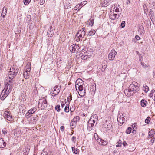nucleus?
Segmentation results:
<instances>
[{
	"instance_id": "f257e3e1",
	"label": "nucleus",
	"mask_w": 155,
	"mask_h": 155,
	"mask_svg": "<svg viewBox=\"0 0 155 155\" xmlns=\"http://www.w3.org/2000/svg\"><path fill=\"white\" fill-rule=\"evenodd\" d=\"M18 71L9 72L8 77L5 78V86L0 95L2 100H4L12 91L15 79L14 78L17 75Z\"/></svg>"
},
{
	"instance_id": "f03ea898",
	"label": "nucleus",
	"mask_w": 155,
	"mask_h": 155,
	"mask_svg": "<svg viewBox=\"0 0 155 155\" xmlns=\"http://www.w3.org/2000/svg\"><path fill=\"white\" fill-rule=\"evenodd\" d=\"M138 85V83L135 82L130 84L128 89L124 91V93L125 95L128 97H130L133 95L134 93L138 91L139 87Z\"/></svg>"
},
{
	"instance_id": "7ed1b4c3",
	"label": "nucleus",
	"mask_w": 155,
	"mask_h": 155,
	"mask_svg": "<svg viewBox=\"0 0 155 155\" xmlns=\"http://www.w3.org/2000/svg\"><path fill=\"white\" fill-rule=\"evenodd\" d=\"M47 101L44 98L39 100L38 106L41 109H43L47 106Z\"/></svg>"
},
{
	"instance_id": "20e7f679",
	"label": "nucleus",
	"mask_w": 155,
	"mask_h": 155,
	"mask_svg": "<svg viewBox=\"0 0 155 155\" xmlns=\"http://www.w3.org/2000/svg\"><path fill=\"white\" fill-rule=\"evenodd\" d=\"M124 117V114H122V115H118L117 116V120L120 125H122L123 123L125 122V119Z\"/></svg>"
},
{
	"instance_id": "39448f33",
	"label": "nucleus",
	"mask_w": 155,
	"mask_h": 155,
	"mask_svg": "<svg viewBox=\"0 0 155 155\" xmlns=\"http://www.w3.org/2000/svg\"><path fill=\"white\" fill-rule=\"evenodd\" d=\"M85 28L84 27L82 30H79L76 36L79 38H83L85 35V32L84 31Z\"/></svg>"
},
{
	"instance_id": "423d86ee",
	"label": "nucleus",
	"mask_w": 155,
	"mask_h": 155,
	"mask_svg": "<svg viewBox=\"0 0 155 155\" xmlns=\"http://www.w3.org/2000/svg\"><path fill=\"white\" fill-rule=\"evenodd\" d=\"M57 88L58 87L56 86L53 88L52 89V90L50 92L51 95L53 96H54L58 94L60 91V90H59V89H58L57 90L56 89H57Z\"/></svg>"
},
{
	"instance_id": "0eeeda50",
	"label": "nucleus",
	"mask_w": 155,
	"mask_h": 155,
	"mask_svg": "<svg viewBox=\"0 0 155 155\" xmlns=\"http://www.w3.org/2000/svg\"><path fill=\"white\" fill-rule=\"evenodd\" d=\"M117 54V52L114 50H112L108 55L109 59L110 60H113L114 58L115 55Z\"/></svg>"
},
{
	"instance_id": "6e6552de",
	"label": "nucleus",
	"mask_w": 155,
	"mask_h": 155,
	"mask_svg": "<svg viewBox=\"0 0 155 155\" xmlns=\"http://www.w3.org/2000/svg\"><path fill=\"white\" fill-rule=\"evenodd\" d=\"M70 50L71 49L72 52H75L78 51L80 48L79 46L76 44H73L70 47Z\"/></svg>"
},
{
	"instance_id": "1a4fd4ad",
	"label": "nucleus",
	"mask_w": 155,
	"mask_h": 155,
	"mask_svg": "<svg viewBox=\"0 0 155 155\" xmlns=\"http://www.w3.org/2000/svg\"><path fill=\"white\" fill-rule=\"evenodd\" d=\"M54 29H53L52 26H50L48 30L47 34L49 37L53 36L54 33Z\"/></svg>"
},
{
	"instance_id": "9d476101",
	"label": "nucleus",
	"mask_w": 155,
	"mask_h": 155,
	"mask_svg": "<svg viewBox=\"0 0 155 155\" xmlns=\"http://www.w3.org/2000/svg\"><path fill=\"white\" fill-rule=\"evenodd\" d=\"M96 136H97V135L96 133L94 134V137H95ZM95 139L97 140V141L100 144L103 145H106L107 144V142L106 141H104V140L98 138L97 139H96V138H95Z\"/></svg>"
},
{
	"instance_id": "9b49d317",
	"label": "nucleus",
	"mask_w": 155,
	"mask_h": 155,
	"mask_svg": "<svg viewBox=\"0 0 155 155\" xmlns=\"http://www.w3.org/2000/svg\"><path fill=\"white\" fill-rule=\"evenodd\" d=\"M3 116L5 118L7 119L8 121H11L12 120V116L10 115V114L8 112H5Z\"/></svg>"
},
{
	"instance_id": "f8f14e48",
	"label": "nucleus",
	"mask_w": 155,
	"mask_h": 155,
	"mask_svg": "<svg viewBox=\"0 0 155 155\" xmlns=\"http://www.w3.org/2000/svg\"><path fill=\"white\" fill-rule=\"evenodd\" d=\"M120 16L119 14L111 12L110 14V17L112 20H115L117 19Z\"/></svg>"
},
{
	"instance_id": "ddd939ff",
	"label": "nucleus",
	"mask_w": 155,
	"mask_h": 155,
	"mask_svg": "<svg viewBox=\"0 0 155 155\" xmlns=\"http://www.w3.org/2000/svg\"><path fill=\"white\" fill-rule=\"evenodd\" d=\"M83 84V81L81 79H78L76 81L75 87L80 86Z\"/></svg>"
},
{
	"instance_id": "4468645a",
	"label": "nucleus",
	"mask_w": 155,
	"mask_h": 155,
	"mask_svg": "<svg viewBox=\"0 0 155 155\" xmlns=\"http://www.w3.org/2000/svg\"><path fill=\"white\" fill-rule=\"evenodd\" d=\"M30 71H29L28 70L26 69L25 72L24 73V76L26 79H28L29 78L30 75Z\"/></svg>"
},
{
	"instance_id": "2eb2a0df",
	"label": "nucleus",
	"mask_w": 155,
	"mask_h": 155,
	"mask_svg": "<svg viewBox=\"0 0 155 155\" xmlns=\"http://www.w3.org/2000/svg\"><path fill=\"white\" fill-rule=\"evenodd\" d=\"M6 145L5 142L2 139H0V148H3L5 147Z\"/></svg>"
},
{
	"instance_id": "dca6fc26",
	"label": "nucleus",
	"mask_w": 155,
	"mask_h": 155,
	"mask_svg": "<svg viewBox=\"0 0 155 155\" xmlns=\"http://www.w3.org/2000/svg\"><path fill=\"white\" fill-rule=\"evenodd\" d=\"M109 0H104V1L102 2L101 5L102 7H107L109 5Z\"/></svg>"
},
{
	"instance_id": "f3484780",
	"label": "nucleus",
	"mask_w": 155,
	"mask_h": 155,
	"mask_svg": "<svg viewBox=\"0 0 155 155\" xmlns=\"http://www.w3.org/2000/svg\"><path fill=\"white\" fill-rule=\"evenodd\" d=\"M113 12H117V14H119V16H120L121 14V10L119 9L118 8L114 7V8H113Z\"/></svg>"
},
{
	"instance_id": "a211bd4d",
	"label": "nucleus",
	"mask_w": 155,
	"mask_h": 155,
	"mask_svg": "<svg viewBox=\"0 0 155 155\" xmlns=\"http://www.w3.org/2000/svg\"><path fill=\"white\" fill-rule=\"evenodd\" d=\"M7 8L4 6L3 8L1 14V16H2L3 18H5V16L6 15V13L7 12Z\"/></svg>"
},
{
	"instance_id": "6ab92c4d",
	"label": "nucleus",
	"mask_w": 155,
	"mask_h": 155,
	"mask_svg": "<svg viewBox=\"0 0 155 155\" xmlns=\"http://www.w3.org/2000/svg\"><path fill=\"white\" fill-rule=\"evenodd\" d=\"M155 134V131H154V130L152 129L149 132L148 137L150 138H152V137H153Z\"/></svg>"
},
{
	"instance_id": "aec40b11",
	"label": "nucleus",
	"mask_w": 155,
	"mask_h": 155,
	"mask_svg": "<svg viewBox=\"0 0 155 155\" xmlns=\"http://www.w3.org/2000/svg\"><path fill=\"white\" fill-rule=\"evenodd\" d=\"M138 32L141 34H143L144 33V28L142 25L140 26L138 30Z\"/></svg>"
},
{
	"instance_id": "412c9836",
	"label": "nucleus",
	"mask_w": 155,
	"mask_h": 155,
	"mask_svg": "<svg viewBox=\"0 0 155 155\" xmlns=\"http://www.w3.org/2000/svg\"><path fill=\"white\" fill-rule=\"evenodd\" d=\"M37 121L36 118L35 117H34L32 118H31L29 120V123L31 124H34Z\"/></svg>"
},
{
	"instance_id": "4be33fe9",
	"label": "nucleus",
	"mask_w": 155,
	"mask_h": 155,
	"mask_svg": "<svg viewBox=\"0 0 155 155\" xmlns=\"http://www.w3.org/2000/svg\"><path fill=\"white\" fill-rule=\"evenodd\" d=\"M76 123L72 120L70 123V125L72 129L75 127L76 126Z\"/></svg>"
},
{
	"instance_id": "5701e85b",
	"label": "nucleus",
	"mask_w": 155,
	"mask_h": 155,
	"mask_svg": "<svg viewBox=\"0 0 155 155\" xmlns=\"http://www.w3.org/2000/svg\"><path fill=\"white\" fill-rule=\"evenodd\" d=\"M96 31L94 30H90L88 34L89 36L93 35L95 34Z\"/></svg>"
},
{
	"instance_id": "b1692460",
	"label": "nucleus",
	"mask_w": 155,
	"mask_h": 155,
	"mask_svg": "<svg viewBox=\"0 0 155 155\" xmlns=\"http://www.w3.org/2000/svg\"><path fill=\"white\" fill-rule=\"evenodd\" d=\"M26 69L28 70L29 71H30L31 70V64L30 63H28L25 67V71H26Z\"/></svg>"
},
{
	"instance_id": "393cba45",
	"label": "nucleus",
	"mask_w": 155,
	"mask_h": 155,
	"mask_svg": "<svg viewBox=\"0 0 155 155\" xmlns=\"http://www.w3.org/2000/svg\"><path fill=\"white\" fill-rule=\"evenodd\" d=\"M146 104H147V102L144 100H142L141 101V104L142 106L145 107L146 105Z\"/></svg>"
},
{
	"instance_id": "a878e982",
	"label": "nucleus",
	"mask_w": 155,
	"mask_h": 155,
	"mask_svg": "<svg viewBox=\"0 0 155 155\" xmlns=\"http://www.w3.org/2000/svg\"><path fill=\"white\" fill-rule=\"evenodd\" d=\"M79 93V95L80 96L83 97L84 96L85 94V90L84 89L82 91H80V92Z\"/></svg>"
},
{
	"instance_id": "bb28decb",
	"label": "nucleus",
	"mask_w": 155,
	"mask_h": 155,
	"mask_svg": "<svg viewBox=\"0 0 155 155\" xmlns=\"http://www.w3.org/2000/svg\"><path fill=\"white\" fill-rule=\"evenodd\" d=\"M93 119L92 118V117H91L88 122V124L89 125H90L91 127H93L94 126V124L91 122V120H92Z\"/></svg>"
},
{
	"instance_id": "cd10ccee",
	"label": "nucleus",
	"mask_w": 155,
	"mask_h": 155,
	"mask_svg": "<svg viewBox=\"0 0 155 155\" xmlns=\"http://www.w3.org/2000/svg\"><path fill=\"white\" fill-rule=\"evenodd\" d=\"M72 95L71 94H70V95L67 97V101L68 102V104H69L70 103V101L72 100Z\"/></svg>"
},
{
	"instance_id": "c85d7f7f",
	"label": "nucleus",
	"mask_w": 155,
	"mask_h": 155,
	"mask_svg": "<svg viewBox=\"0 0 155 155\" xmlns=\"http://www.w3.org/2000/svg\"><path fill=\"white\" fill-rule=\"evenodd\" d=\"M37 109L35 107H33L32 109H31L29 110L28 111L29 112H31V114H33L34 112H35L36 110Z\"/></svg>"
},
{
	"instance_id": "c756f323",
	"label": "nucleus",
	"mask_w": 155,
	"mask_h": 155,
	"mask_svg": "<svg viewBox=\"0 0 155 155\" xmlns=\"http://www.w3.org/2000/svg\"><path fill=\"white\" fill-rule=\"evenodd\" d=\"M143 90L144 91V92L147 93L149 90V88L148 86L146 85L143 86Z\"/></svg>"
},
{
	"instance_id": "7c9ffc66",
	"label": "nucleus",
	"mask_w": 155,
	"mask_h": 155,
	"mask_svg": "<svg viewBox=\"0 0 155 155\" xmlns=\"http://www.w3.org/2000/svg\"><path fill=\"white\" fill-rule=\"evenodd\" d=\"M72 149L73 153H74L75 154H77L79 153V149H78L75 150V148L74 147H72Z\"/></svg>"
},
{
	"instance_id": "2f4dec72",
	"label": "nucleus",
	"mask_w": 155,
	"mask_h": 155,
	"mask_svg": "<svg viewBox=\"0 0 155 155\" xmlns=\"http://www.w3.org/2000/svg\"><path fill=\"white\" fill-rule=\"evenodd\" d=\"M69 111V104H67L64 108V111L66 112H68Z\"/></svg>"
},
{
	"instance_id": "473e14b6",
	"label": "nucleus",
	"mask_w": 155,
	"mask_h": 155,
	"mask_svg": "<svg viewBox=\"0 0 155 155\" xmlns=\"http://www.w3.org/2000/svg\"><path fill=\"white\" fill-rule=\"evenodd\" d=\"M18 71L17 68H16L14 66L12 67V68H10V71L9 72H12L15 71Z\"/></svg>"
},
{
	"instance_id": "72a5a7b5",
	"label": "nucleus",
	"mask_w": 155,
	"mask_h": 155,
	"mask_svg": "<svg viewBox=\"0 0 155 155\" xmlns=\"http://www.w3.org/2000/svg\"><path fill=\"white\" fill-rule=\"evenodd\" d=\"M79 119L80 118L79 116H76L72 120L77 123V122H78L79 121Z\"/></svg>"
},
{
	"instance_id": "f704fd0d",
	"label": "nucleus",
	"mask_w": 155,
	"mask_h": 155,
	"mask_svg": "<svg viewBox=\"0 0 155 155\" xmlns=\"http://www.w3.org/2000/svg\"><path fill=\"white\" fill-rule=\"evenodd\" d=\"M30 112H30L29 111H28V112L26 114L25 116L27 118H29L31 117V114Z\"/></svg>"
},
{
	"instance_id": "c9c22d12",
	"label": "nucleus",
	"mask_w": 155,
	"mask_h": 155,
	"mask_svg": "<svg viewBox=\"0 0 155 155\" xmlns=\"http://www.w3.org/2000/svg\"><path fill=\"white\" fill-rule=\"evenodd\" d=\"M131 131V128L130 127H129L126 130V133L127 134H130Z\"/></svg>"
},
{
	"instance_id": "e433bc0d",
	"label": "nucleus",
	"mask_w": 155,
	"mask_h": 155,
	"mask_svg": "<svg viewBox=\"0 0 155 155\" xmlns=\"http://www.w3.org/2000/svg\"><path fill=\"white\" fill-rule=\"evenodd\" d=\"M60 105H57L55 107V109L56 110H57V112H60Z\"/></svg>"
},
{
	"instance_id": "4c0bfd02",
	"label": "nucleus",
	"mask_w": 155,
	"mask_h": 155,
	"mask_svg": "<svg viewBox=\"0 0 155 155\" xmlns=\"http://www.w3.org/2000/svg\"><path fill=\"white\" fill-rule=\"evenodd\" d=\"M31 0H24V3L25 5H28L30 2Z\"/></svg>"
},
{
	"instance_id": "58836bf2",
	"label": "nucleus",
	"mask_w": 155,
	"mask_h": 155,
	"mask_svg": "<svg viewBox=\"0 0 155 155\" xmlns=\"http://www.w3.org/2000/svg\"><path fill=\"white\" fill-rule=\"evenodd\" d=\"M89 21H88V22H89V24L90 25H91V26H92L93 24H94V20L93 19H90L89 20Z\"/></svg>"
},
{
	"instance_id": "ea45409f",
	"label": "nucleus",
	"mask_w": 155,
	"mask_h": 155,
	"mask_svg": "<svg viewBox=\"0 0 155 155\" xmlns=\"http://www.w3.org/2000/svg\"><path fill=\"white\" fill-rule=\"evenodd\" d=\"M143 8H144V13L145 14H147V12L148 11V9L147 8V6L146 5H143Z\"/></svg>"
},
{
	"instance_id": "a19ab883",
	"label": "nucleus",
	"mask_w": 155,
	"mask_h": 155,
	"mask_svg": "<svg viewBox=\"0 0 155 155\" xmlns=\"http://www.w3.org/2000/svg\"><path fill=\"white\" fill-rule=\"evenodd\" d=\"M76 89L78 87L79 91H82L83 90V87L82 85L80 86H78V87H75Z\"/></svg>"
},
{
	"instance_id": "79ce46f5",
	"label": "nucleus",
	"mask_w": 155,
	"mask_h": 155,
	"mask_svg": "<svg viewBox=\"0 0 155 155\" xmlns=\"http://www.w3.org/2000/svg\"><path fill=\"white\" fill-rule=\"evenodd\" d=\"M87 3V2L86 1H83L82 2L81 4L79 5V6H82V5H84L86 4Z\"/></svg>"
},
{
	"instance_id": "37998d69",
	"label": "nucleus",
	"mask_w": 155,
	"mask_h": 155,
	"mask_svg": "<svg viewBox=\"0 0 155 155\" xmlns=\"http://www.w3.org/2000/svg\"><path fill=\"white\" fill-rule=\"evenodd\" d=\"M150 117H147L145 120V122L146 123L148 124L150 122Z\"/></svg>"
},
{
	"instance_id": "c03bdc74",
	"label": "nucleus",
	"mask_w": 155,
	"mask_h": 155,
	"mask_svg": "<svg viewBox=\"0 0 155 155\" xmlns=\"http://www.w3.org/2000/svg\"><path fill=\"white\" fill-rule=\"evenodd\" d=\"M125 21H123L121 24V26L122 28H124L125 26Z\"/></svg>"
},
{
	"instance_id": "a18cd8bd",
	"label": "nucleus",
	"mask_w": 155,
	"mask_h": 155,
	"mask_svg": "<svg viewBox=\"0 0 155 155\" xmlns=\"http://www.w3.org/2000/svg\"><path fill=\"white\" fill-rule=\"evenodd\" d=\"M97 118H94L92 120H91V122H93L92 123H96V124H97Z\"/></svg>"
},
{
	"instance_id": "49530a36",
	"label": "nucleus",
	"mask_w": 155,
	"mask_h": 155,
	"mask_svg": "<svg viewBox=\"0 0 155 155\" xmlns=\"http://www.w3.org/2000/svg\"><path fill=\"white\" fill-rule=\"evenodd\" d=\"M91 117H92L93 119L96 118H97V119H98L97 116L96 114H94Z\"/></svg>"
},
{
	"instance_id": "de8ad7c7",
	"label": "nucleus",
	"mask_w": 155,
	"mask_h": 155,
	"mask_svg": "<svg viewBox=\"0 0 155 155\" xmlns=\"http://www.w3.org/2000/svg\"><path fill=\"white\" fill-rule=\"evenodd\" d=\"M141 65H142L143 67L144 68H146L147 67V66L144 63L141 62Z\"/></svg>"
},
{
	"instance_id": "09e8293b",
	"label": "nucleus",
	"mask_w": 155,
	"mask_h": 155,
	"mask_svg": "<svg viewBox=\"0 0 155 155\" xmlns=\"http://www.w3.org/2000/svg\"><path fill=\"white\" fill-rule=\"evenodd\" d=\"M45 2V0H40V3L41 5H43Z\"/></svg>"
},
{
	"instance_id": "8fccbe9b",
	"label": "nucleus",
	"mask_w": 155,
	"mask_h": 155,
	"mask_svg": "<svg viewBox=\"0 0 155 155\" xmlns=\"http://www.w3.org/2000/svg\"><path fill=\"white\" fill-rule=\"evenodd\" d=\"M90 125H89V124H88L87 129V130L89 131H90L92 129V128L90 127Z\"/></svg>"
},
{
	"instance_id": "3c124183",
	"label": "nucleus",
	"mask_w": 155,
	"mask_h": 155,
	"mask_svg": "<svg viewBox=\"0 0 155 155\" xmlns=\"http://www.w3.org/2000/svg\"><path fill=\"white\" fill-rule=\"evenodd\" d=\"M135 38L137 40H139L140 39V37L138 35L135 36Z\"/></svg>"
},
{
	"instance_id": "603ef678",
	"label": "nucleus",
	"mask_w": 155,
	"mask_h": 155,
	"mask_svg": "<svg viewBox=\"0 0 155 155\" xmlns=\"http://www.w3.org/2000/svg\"><path fill=\"white\" fill-rule=\"evenodd\" d=\"M88 57V56L86 55L85 56H83L82 57V59L85 60V59H86Z\"/></svg>"
},
{
	"instance_id": "864d4df0",
	"label": "nucleus",
	"mask_w": 155,
	"mask_h": 155,
	"mask_svg": "<svg viewBox=\"0 0 155 155\" xmlns=\"http://www.w3.org/2000/svg\"><path fill=\"white\" fill-rule=\"evenodd\" d=\"M153 13V12L152 10L151 9H150V12H149V13L150 15H151L152 17V14Z\"/></svg>"
},
{
	"instance_id": "5fc2aeb1",
	"label": "nucleus",
	"mask_w": 155,
	"mask_h": 155,
	"mask_svg": "<svg viewBox=\"0 0 155 155\" xmlns=\"http://www.w3.org/2000/svg\"><path fill=\"white\" fill-rule=\"evenodd\" d=\"M60 129L61 131H63L64 129V127L63 126H61L60 127Z\"/></svg>"
},
{
	"instance_id": "6e6d98bb",
	"label": "nucleus",
	"mask_w": 155,
	"mask_h": 155,
	"mask_svg": "<svg viewBox=\"0 0 155 155\" xmlns=\"http://www.w3.org/2000/svg\"><path fill=\"white\" fill-rule=\"evenodd\" d=\"M154 141V138H153L151 140V144H153Z\"/></svg>"
},
{
	"instance_id": "4d7b16f0",
	"label": "nucleus",
	"mask_w": 155,
	"mask_h": 155,
	"mask_svg": "<svg viewBox=\"0 0 155 155\" xmlns=\"http://www.w3.org/2000/svg\"><path fill=\"white\" fill-rule=\"evenodd\" d=\"M123 146H126L127 145V143L125 141H124L123 143Z\"/></svg>"
},
{
	"instance_id": "13d9d810",
	"label": "nucleus",
	"mask_w": 155,
	"mask_h": 155,
	"mask_svg": "<svg viewBox=\"0 0 155 155\" xmlns=\"http://www.w3.org/2000/svg\"><path fill=\"white\" fill-rule=\"evenodd\" d=\"M122 144V143H119L118 144H117L116 146V147H120L121 146V144Z\"/></svg>"
},
{
	"instance_id": "bf43d9fd",
	"label": "nucleus",
	"mask_w": 155,
	"mask_h": 155,
	"mask_svg": "<svg viewBox=\"0 0 155 155\" xmlns=\"http://www.w3.org/2000/svg\"><path fill=\"white\" fill-rule=\"evenodd\" d=\"M153 95V94H152V93H150L149 94V97H151Z\"/></svg>"
},
{
	"instance_id": "052dcab7",
	"label": "nucleus",
	"mask_w": 155,
	"mask_h": 155,
	"mask_svg": "<svg viewBox=\"0 0 155 155\" xmlns=\"http://www.w3.org/2000/svg\"><path fill=\"white\" fill-rule=\"evenodd\" d=\"M76 139V137L74 136H73L72 138V140L74 141Z\"/></svg>"
},
{
	"instance_id": "680f3d73",
	"label": "nucleus",
	"mask_w": 155,
	"mask_h": 155,
	"mask_svg": "<svg viewBox=\"0 0 155 155\" xmlns=\"http://www.w3.org/2000/svg\"><path fill=\"white\" fill-rule=\"evenodd\" d=\"M2 133L3 134L5 135L7 133L6 131H5V130H2Z\"/></svg>"
},
{
	"instance_id": "e2e57ef3",
	"label": "nucleus",
	"mask_w": 155,
	"mask_h": 155,
	"mask_svg": "<svg viewBox=\"0 0 155 155\" xmlns=\"http://www.w3.org/2000/svg\"><path fill=\"white\" fill-rule=\"evenodd\" d=\"M83 52H85V51L87 52V49H83L82 50Z\"/></svg>"
},
{
	"instance_id": "0e129e2a",
	"label": "nucleus",
	"mask_w": 155,
	"mask_h": 155,
	"mask_svg": "<svg viewBox=\"0 0 155 155\" xmlns=\"http://www.w3.org/2000/svg\"><path fill=\"white\" fill-rule=\"evenodd\" d=\"M107 67V66L106 65H104V66L103 65L102 68L105 69Z\"/></svg>"
},
{
	"instance_id": "69168bd1",
	"label": "nucleus",
	"mask_w": 155,
	"mask_h": 155,
	"mask_svg": "<svg viewBox=\"0 0 155 155\" xmlns=\"http://www.w3.org/2000/svg\"><path fill=\"white\" fill-rule=\"evenodd\" d=\"M78 6V5H77V6H76L74 8V9L75 10H77L78 9V7L77 6Z\"/></svg>"
},
{
	"instance_id": "338daca9",
	"label": "nucleus",
	"mask_w": 155,
	"mask_h": 155,
	"mask_svg": "<svg viewBox=\"0 0 155 155\" xmlns=\"http://www.w3.org/2000/svg\"><path fill=\"white\" fill-rule=\"evenodd\" d=\"M155 92V90H154V89H152L151 91V93H152V94L154 92Z\"/></svg>"
},
{
	"instance_id": "774afa93",
	"label": "nucleus",
	"mask_w": 155,
	"mask_h": 155,
	"mask_svg": "<svg viewBox=\"0 0 155 155\" xmlns=\"http://www.w3.org/2000/svg\"><path fill=\"white\" fill-rule=\"evenodd\" d=\"M41 155H48L46 153H42L41 154Z\"/></svg>"
}]
</instances>
